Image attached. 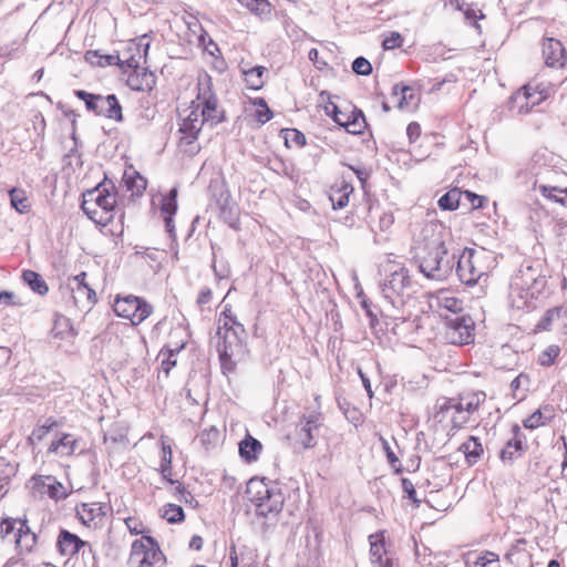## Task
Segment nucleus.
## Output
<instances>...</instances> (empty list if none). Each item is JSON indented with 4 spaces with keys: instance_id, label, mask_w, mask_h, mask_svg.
I'll return each instance as SVG.
<instances>
[{
    "instance_id": "obj_1",
    "label": "nucleus",
    "mask_w": 567,
    "mask_h": 567,
    "mask_svg": "<svg viewBox=\"0 0 567 567\" xmlns=\"http://www.w3.org/2000/svg\"><path fill=\"white\" fill-rule=\"evenodd\" d=\"M450 237L444 225L436 221L425 223L415 235L413 258L427 279L445 281L452 275L455 256L449 255L446 243Z\"/></svg>"
},
{
    "instance_id": "obj_2",
    "label": "nucleus",
    "mask_w": 567,
    "mask_h": 567,
    "mask_svg": "<svg viewBox=\"0 0 567 567\" xmlns=\"http://www.w3.org/2000/svg\"><path fill=\"white\" fill-rule=\"evenodd\" d=\"M384 303L379 309V315L384 319L386 328L394 334H399L401 323L410 318L404 306L417 291V285L413 281L410 270L399 267L380 284Z\"/></svg>"
},
{
    "instance_id": "obj_3",
    "label": "nucleus",
    "mask_w": 567,
    "mask_h": 567,
    "mask_svg": "<svg viewBox=\"0 0 567 567\" xmlns=\"http://www.w3.org/2000/svg\"><path fill=\"white\" fill-rule=\"evenodd\" d=\"M218 334L223 341L218 343L217 351L219 354L223 373H231L236 365L241 361L247 349L243 341L246 334L244 326L233 315L229 305H226L218 319Z\"/></svg>"
},
{
    "instance_id": "obj_4",
    "label": "nucleus",
    "mask_w": 567,
    "mask_h": 567,
    "mask_svg": "<svg viewBox=\"0 0 567 567\" xmlns=\"http://www.w3.org/2000/svg\"><path fill=\"white\" fill-rule=\"evenodd\" d=\"M81 208L95 224L106 226L114 218L116 205L115 186L111 181H104L92 189L83 193Z\"/></svg>"
},
{
    "instance_id": "obj_5",
    "label": "nucleus",
    "mask_w": 567,
    "mask_h": 567,
    "mask_svg": "<svg viewBox=\"0 0 567 567\" xmlns=\"http://www.w3.org/2000/svg\"><path fill=\"white\" fill-rule=\"evenodd\" d=\"M246 494L255 505L256 515L276 522L282 511L285 497L281 488L265 478H251L247 483Z\"/></svg>"
},
{
    "instance_id": "obj_6",
    "label": "nucleus",
    "mask_w": 567,
    "mask_h": 567,
    "mask_svg": "<svg viewBox=\"0 0 567 567\" xmlns=\"http://www.w3.org/2000/svg\"><path fill=\"white\" fill-rule=\"evenodd\" d=\"M489 258L491 256L485 249L465 248L456 265L455 271L458 280L470 287L478 284L489 271L487 264Z\"/></svg>"
},
{
    "instance_id": "obj_7",
    "label": "nucleus",
    "mask_w": 567,
    "mask_h": 567,
    "mask_svg": "<svg viewBox=\"0 0 567 567\" xmlns=\"http://www.w3.org/2000/svg\"><path fill=\"white\" fill-rule=\"evenodd\" d=\"M0 534L2 539H8L14 544L20 555L32 553L39 540V535L31 529L25 516L2 518Z\"/></svg>"
},
{
    "instance_id": "obj_8",
    "label": "nucleus",
    "mask_w": 567,
    "mask_h": 567,
    "mask_svg": "<svg viewBox=\"0 0 567 567\" xmlns=\"http://www.w3.org/2000/svg\"><path fill=\"white\" fill-rule=\"evenodd\" d=\"M74 95L82 100L89 112L96 116H104L115 122L123 121L122 106L115 94L103 96L89 93L84 90H75Z\"/></svg>"
},
{
    "instance_id": "obj_9",
    "label": "nucleus",
    "mask_w": 567,
    "mask_h": 567,
    "mask_svg": "<svg viewBox=\"0 0 567 567\" xmlns=\"http://www.w3.org/2000/svg\"><path fill=\"white\" fill-rule=\"evenodd\" d=\"M166 558L162 553L158 543L152 536L143 535L135 539L131 546L127 559L128 567H154L157 563H165Z\"/></svg>"
},
{
    "instance_id": "obj_10",
    "label": "nucleus",
    "mask_w": 567,
    "mask_h": 567,
    "mask_svg": "<svg viewBox=\"0 0 567 567\" xmlns=\"http://www.w3.org/2000/svg\"><path fill=\"white\" fill-rule=\"evenodd\" d=\"M113 309L118 317L128 319L134 326L142 323L153 312L152 305L143 298L132 295L126 297L117 296Z\"/></svg>"
},
{
    "instance_id": "obj_11",
    "label": "nucleus",
    "mask_w": 567,
    "mask_h": 567,
    "mask_svg": "<svg viewBox=\"0 0 567 567\" xmlns=\"http://www.w3.org/2000/svg\"><path fill=\"white\" fill-rule=\"evenodd\" d=\"M474 320L468 315L446 317L444 337L452 344H468L474 341Z\"/></svg>"
},
{
    "instance_id": "obj_12",
    "label": "nucleus",
    "mask_w": 567,
    "mask_h": 567,
    "mask_svg": "<svg viewBox=\"0 0 567 567\" xmlns=\"http://www.w3.org/2000/svg\"><path fill=\"white\" fill-rule=\"evenodd\" d=\"M321 425L322 415L319 411L312 410L302 414L297 425V440L303 449H311L316 445V439Z\"/></svg>"
},
{
    "instance_id": "obj_13",
    "label": "nucleus",
    "mask_w": 567,
    "mask_h": 567,
    "mask_svg": "<svg viewBox=\"0 0 567 567\" xmlns=\"http://www.w3.org/2000/svg\"><path fill=\"white\" fill-rule=\"evenodd\" d=\"M435 417L439 419L440 422L450 411H453L451 415L453 429H462L470 421L471 414L458 406L456 399H442V401H437Z\"/></svg>"
},
{
    "instance_id": "obj_14",
    "label": "nucleus",
    "mask_w": 567,
    "mask_h": 567,
    "mask_svg": "<svg viewBox=\"0 0 567 567\" xmlns=\"http://www.w3.org/2000/svg\"><path fill=\"white\" fill-rule=\"evenodd\" d=\"M204 123L199 112V104L195 106L193 103L189 114L183 120L179 126V133L182 134L181 142L192 144L196 141Z\"/></svg>"
},
{
    "instance_id": "obj_15",
    "label": "nucleus",
    "mask_w": 567,
    "mask_h": 567,
    "mask_svg": "<svg viewBox=\"0 0 567 567\" xmlns=\"http://www.w3.org/2000/svg\"><path fill=\"white\" fill-rule=\"evenodd\" d=\"M197 99L203 100L199 112L205 123L209 122L210 125H216L223 121L224 112L218 110V100L210 91L209 83L207 84V89L198 94Z\"/></svg>"
},
{
    "instance_id": "obj_16",
    "label": "nucleus",
    "mask_w": 567,
    "mask_h": 567,
    "mask_svg": "<svg viewBox=\"0 0 567 567\" xmlns=\"http://www.w3.org/2000/svg\"><path fill=\"white\" fill-rule=\"evenodd\" d=\"M512 433L513 436L506 442L499 454L503 462H514L523 455L526 449V436L517 424L513 425Z\"/></svg>"
},
{
    "instance_id": "obj_17",
    "label": "nucleus",
    "mask_w": 567,
    "mask_h": 567,
    "mask_svg": "<svg viewBox=\"0 0 567 567\" xmlns=\"http://www.w3.org/2000/svg\"><path fill=\"white\" fill-rule=\"evenodd\" d=\"M109 506L102 503H82L76 507V515L85 526H99L106 516Z\"/></svg>"
},
{
    "instance_id": "obj_18",
    "label": "nucleus",
    "mask_w": 567,
    "mask_h": 567,
    "mask_svg": "<svg viewBox=\"0 0 567 567\" xmlns=\"http://www.w3.org/2000/svg\"><path fill=\"white\" fill-rule=\"evenodd\" d=\"M543 56L549 68H563L566 64V51L563 43L547 38L543 43Z\"/></svg>"
},
{
    "instance_id": "obj_19",
    "label": "nucleus",
    "mask_w": 567,
    "mask_h": 567,
    "mask_svg": "<svg viewBox=\"0 0 567 567\" xmlns=\"http://www.w3.org/2000/svg\"><path fill=\"white\" fill-rule=\"evenodd\" d=\"M56 547L61 555L70 557L78 554L83 547H89L92 553V546L87 542L82 540L78 535L66 529H61L56 539Z\"/></svg>"
},
{
    "instance_id": "obj_20",
    "label": "nucleus",
    "mask_w": 567,
    "mask_h": 567,
    "mask_svg": "<svg viewBox=\"0 0 567 567\" xmlns=\"http://www.w3.org/2000/svg\"><path fill=\"white\" fill-rule=\"evenodd\" d=\"M436 307L440 317L446 323V317L463 315V301L456 297L439 296L436 298Z\"/></svg>"
},
{
    "instance_id": "obj_21",
    "label": "nucleus",
    "mask_w": 567,
    "mask_h": 567,
    "mask_svg": "<svg viewBox=\"0 0 567 567\" xmlns=\"http://www.w3.org/2000/svg\"><path fill=\"white\" fill-rule=\"evenodd\" d=\"M533 89V84L528 83L513 93L508 99L507 106L511 112L516 114H527L532 111L528 104V90Z\"/></svg>"
},
{
    "instance_id": "obj_22",
    "label": "nucleus",
    "mask_w": 567,
    "mask_h": 567,
    "mask_svg": "<svg viewBox=\"0 0 567 567\" xmlns=\"http://www.w3.org/2000/svg\"><path fill=\"white\" fill-rule=\"evenodd\" d=\"M498 560V555L488 550L480 554L468 553L464 556L466 567H497Z\"/></svg>"
},
{
    "instance_id": "obj_23",
    "label": "nucleus",
    "mask_w": 567,
    "mask_h": 567,
    "mask_svg": "<svg viewBox=\"0 0 567 567\" xmlns=\"http://www.w3.org/2000/svg\"><path fill=\"white\" fill-rule=\"evenodd\" d=\"M520 279L523 285L530 291V296L539 293L546 285V278L539 275L536 276V270L532 266L520 269Z\"/></svg>"
},
{
    "instance_id": "obj_24",
    "label": "nucleus",
    "mask_w": 567,
    "mask_h": 567,
    "mask_svg": "<svg viewBox=\"0 0 567 567\" xmlns=\"http://www.w3.org/2000/svg\"><path fill=\"white\" fill-rule=\"evenodd\" d=\"M127 85L134 91H151L155 85V78L146 70L133 71L127 78Z\"/></svg>"
},
{
    "instance_id": "obj_25",
    "label": "nucleus",
    "mask_w": 567,
    "mask_h": 567,
    "mask_svg": "<svg viewBox=\"0 0 567 567\" xmlns=\"http://www.w3.org/2000/svg\"><path fill=\"white\" fill-rule=\"evenodd\" d=\"M567 317V308L563 306L554 307L545 311L542 319L537 322L536 329L539 331H549L553 326Z\"/></svg>"
},
{
    "instance_id": "obj_26",
    "label": "nucleus",
    "mask_w": 567,
    "mask_h": 567,
    "mask_svg": "<svg viewBox=\"0 0 567 567\" xmlns=\"http://www.w3.org/2000/svg\"><path fill=\"white\" fill-rule=\"evenodd\" d=\"M261 450V443L249 434L239 443V455L248 463L256 461Z\"/></svg>"
},
{
    "instance_id": "obj_27",
    "label": "nucleus",
    "mask_w": 567,
    "mask_h": 567,
    "mask_svg": "<svg viewBox=\"0 0 567 567\" xmlns=\"http://www.w3.org/2000/svg\"><path fill=\"white\" fill-rule=\"evenodd\" d=\"M353 193V186L346 181H341L337 188H332L330 200L334 209H342L349 204V197Z\"/></svg>"
},
{
    "instance_id": "obj_28",
    "label": "nucleus",
    "mask_w": 567,
    "mask_h": 567,
    "mask_svg": "<svg viewBox=\"0 0 567 567\" xmlns=\"http://www.w3.org/2000/svg\"><path fill=\"white\" fill-rule=\"evenodd\" d=\"M460 450L464 453L465 458L470 465L476 464L483 454V445L478 437L470 436Z\"/></svg>"
},
{
    "instance_id": "obj_29",
    "label": "nucleus",
    "mask_w": 567,
    "mask_h": 567,
    "mask_svg": "<svg viewBox=\"0 0 567 567\" xmlns=\"http://www.w3.org/2000/svg\"><path fill=\"white\" fill-rule=\"evenodd\" d=\"M85 60L92 65L106 66L121 64L122 56L120 53L102 54L100 50H94L85 53Z\"/></svg>"
},
{
    "instance_id": "obj_30",
    "label": "nucleus",
    "mask_w": 567,
    "mask_h": 567,
    "mask_svg": "<svg viewBox=\"0 0 567 567\" xmlns=\"http://www.w3.org/2000/svg\"><path fill=\"white\" fill-rule=\"evenodd\" d=\"M486 400V394L483 391L473 392L470 394L461 395L456 402L461 409L472 414L483 404Z\"/></svg>"
},
{
    "instance_id": "obj_31",
    "label": "nucleus",
    "mask_w": 567,
    "mask_h": 567,
    "mask_svg": "<svg viewBox=\"0 0 567 567\" xmlns=\"http://www.w3.org/2000/svg\"><path fill=\"white\" fill-rule=\"evenodd\" d=\"M346 131L351 134H362L365 126V117L361 110L354 109L350 116H346Z\"/></svg>"
},
{
    "instance_id": "obj_32",
    "label": "nucleus",
    "mask_w": 567,
    "mask_h": 567,
    "mask_svg": "<svg viewBox=\"0 0 567 567\" xmlns=\"http://www.w3.org/2000/svg\"><path fill=\"white\" fill-rule=\"evenodd\" d=\"M267 73V69L265 66H254L249 70L244 71L245 81L247 86L251 90H260L264 84V74Z\"/></svg>"
},
{
    "instance_id": "obj_33",
    "label": "nucleus",
    "mask_w": 567,
    "mask_h": 567,
    "mask_svg": "<svg viewBox=\"0 0 567 567\" xmlns=\"http://www.w3.org/2000/svg\"><path fill=\"white\" fill-rule=\"evenodd\" d=\"M22 279L34 292L41 296L45 295L49 290L43 278L33 270H24L22 272Z\"/></svg>"
},
{
    "instance_id": "obj_34",
    "label": "nucleus",
    "mask_w": 567,
    "mask_h": 567,
    "mask_svg": "<svg viewBox=\"0 0 567 567\" xmlns=\"http://www.w3.org/2000/svg\"><path fill=\"white\" fill-rule=\"evenodd\" d=\"M11 206L20 214H25L30 210V203L25 192L20 188H12L9 192Z\"/></svg>"
},
{
    "instance_id": "obj_35",
    "label": "nucleus",
    "mask_w": 567,
    "mask_h": 567,
    "mask_svg": "<svg viewBox=\"0 0 567 567\" xmlns=\"http://www.w3.org/2000/svg\"><path fill=\"white\" fill-rule=\"evenodd\" d=\"M177 187H173L167 195L161 199V213L163 216H174L177 212Z\"/></svg>"
},
{
    "instance_id": "obj_36",
    "label": "nucleus",
    "mask_w": 567,
    "mask_h": 567,
    "mask_svg": "<svg viewBox=\"0 0 567 567\" xmlns=\"http://www.w3.org/2000/svg\"><path fill=\"white\" fill-rule=\"evenodd\" d=\"M462 195L463 193L457 188L446 192L439 199V207L443 210H455L460 205Z\"/></svg>"
},
{
    "instance_id": "obj_37",
    "label": "nucleus",
    "mask_w": 567,
    "mask_h": 567,
    "mask_svg": "<svg viewBox=\"0 0 567 567\" xmlns=\"http://www.w3.org/2000/svg\"><path fill=\"white\" fill-rule=\"evenodd\" d=\"M539 192L547 198L559 203L561 205L567 204V188H559L549 185H539Z\"/></svg>"
},
{
    "instance_id": "obj_38",
    "label": "nucleus",
    "mask_w": 567,
    "mask_h": 567,
    "mask_svg": "<svg viewBox=\"0 0 567 567\" xmlns=\"http://www.w3.org/2000/svg\"><path fill=\"white\" fill-rule=\"evenodd\" d=\"M257 16H268L271 12V4L268 0H238Z\"/></svg>"
},
{
    "instance_id": "obj_39",
    "label": "nucleus",
    "mask_w": 567,
    "mask_h": 567,
    "mask_svg": "<svg viewBox=\"0 0 567 567\" xmlns=\"http://www.w3.org/2000/svg\"><path fill=\"white\" fill-rule=\"evenodd\" d=\"M379 537H382V534H374L369 536L370 555L373 564L382 563L383 560L382 556L384 553V544L382 539H379Z\"/></svg>"
},
{
    "instance_id": "obj_40",
    "label": "nucleus",
    "mask_w": 567,
    "mask_h": 567,
    "mask_svg": "<svg viewBox=\"0 0 567 567\" xmlns=\"http://www.w3.org/2000/svg\"><path fill=\"white\" fill-rule=\"evenodd\" d=\"M162 462H161V473L165 480L169 483H174L169 476L172 475V447L169 444L163 442L162 444Z\"/></svg>"
},
{
    "instance_id": "obj_41",
    "label": "nucleus",
    "mask_w": 567,
    "mask_h": 567,
    "mask_svg": "<svg viewBox=\"0 0 567 567\" xmlns=\"http://www.w3.org/2000/svg\"><path fill=\"white\" fill-rule=\"evenodd\" d=\"M75 445V441L71 435L64 434L58 441H53L50 445V451L52 452H61L62 454H70L73 451Z\"/></svg>"
},
{
    "instance_id": "obj_42",
    "label": "nucleus",
    "mask_w": 567,
    "mask_h": 567,
    "mask_svg": "<svg viewBox=\"0 0 567 567\" xmlns=\"http://www.w3.org/2000/svg\"><path fill=\"white\" fill-rule=\"evenodd\" d=\"M559 353L560 348L556 344H550L538 355V363L543 367H549L554 363Z\"/></svg>"
},
{
    "instance_id": "obj_43",
    "label": "nucleus",
    "mask_w": 567,
    "mask_h": 567,
    "mask_svg": "<svg viewBox=\"0 0 567 567\" xmlns=\"http://www.w3.org/2000/svg\"><path fill=\"white\" fill-rule=\"evenodd\" d=\"M184 511L179 505L168 504L167 506H165L163 518H165L168 523H179L184 519Z\"/></svg>"
},
{
    "instance_id": "obj_44",
    "label": "nucleus",
    "mask_w": 567,
    "mask_h": 567,
    "mask_svg": "<svg viewBox=\"0 0 567 567\" xmlns=\"http://www.w3.org/2000/svg\"><path fill=\"white\" fill-rule=\"evenodd\" d=\"M254 104L258 107L256 112V117L260 124H265L271 120L274 113L262 97L256 99L254 101Z\"/></svg>"
},
{
    "instance_id": "obj_45",
    "label": "nucleus",
    "mask_w": 567,
    "mask_h": 567,
    "mask_svg": "<svg viewBox=\"0 0 567 567\" xmlns=\"http://www.w3.org/2000/svg\"><path fill=\"white\" fill-rule=\"evenodd\" d=\"M131 51H137L138 56H136L134 53H131L130 55H126L125 53H123L121 64H118V65L120 66L126 65V66L133 69L134 71H138L137 69L140 66V62H141V58H142V55L140 54V45L131 44L128 47V52H131Z\"/></svg>"
},
{
    "instance_id": "obj_46",
    "label": "nucleus",
    "mask_w": 567,
    "mask_h": 567,
    "mask_svg": "<svg viewBox=\"0 0 567 567\" xmlns=\"http://www.w3.org/2000/svg\"><path fill=\"white\" fill-rule=\"evenodd\" d=\"M56 425V421L48 419L44 424L38 425L29 436L31 443L40 442Z\"/></svg>"
},
{
    "instance_id": "obj_47",
    "label": "nucleus",
    "mask_w": 567,
    "mask_h": 567,
    "mask_svg": "<svg viewBox=\"0 0 567 567\" xmlns=\"http://www.w3.org/2000/svg\"><path fill=\"white\" fill-rule=\"evenodd\" d=\"M352 71L358 75H370L372 73V65L365 58L358 56L352 62Z\"/></svg>"
},
{
    "instance_id": "obj_48",
    "label": "nucleus",
    "mask_w": 567,
    "mask_h": 567,
    "mask_svg": "<svg viewBox=\"0 0 567 567\" xmlns=\"http://www.w3.org/2000/svg\"><path fill=\"white\" fill-rule=\"evenodd\" d=\"M547 423L548 416H542V413L537 410L532 415L524 420L523 425L526 429L534 430Z\"/></svg>"
},
{
    "instance_id": "obj_49",
    "label": "nucleus",
    "mask_w": 567,
    "mask_h": 567,
    "mask_svg": "<svg viewBox=\"0 0 567 567\" xmlns=\"http://www.w3.org/2000/svg\"><path fill=\"white\" fill-rule=\"evenodd\" d=\"M158 357H163L162 361V371L166 374V377L169 374V371L176 365V354L171 353L169 351L162 349L159 351Z\"/></svg>"
},
{
    "instance_id": "obj_50",
    "label": "nucleus",
    "mask_w": 567,
    "mask_h": 567,
    "mask_svg": "<svg viewBox=\"0 0 567 567\" xmlns=\"http://www.w3.org/2000/svg\"><path fill=\"white\" fill-rule=\"evenodd\" d=\"M85 277H86L85 272H81L78 276H75L74 280L78 282V292L86 293L89 300L95 301L96 300L95 291L93 289H91L84 282Z\"/></svg>"
},
{
    "instance_id": "obj_51",
    "label": "nucleus",
    "mask_w": 567,
    "mask_h": 567,
    "mask_svg": "<svg viewBox=\"0 0 567 567\" xmlns=\"http://www.w3.org/2000/svg\"><path fill=\"white\" fill-rule=\"evenodd\" d=\"M285 138L286 144H288L289 141H292L298 146H303L306 144L305 134L296 128L287 130Z\"/></svg>"
},
{
    "instance_id": "obj_52",
    "label": "nucleus",
    "mask_w": 567,
    "mask_h": 567,
    "mask_svg": "<svg viewBox=\"0 0 567 567\" xmlns=\"http://www.w3.org/2000/svg\"><path fill=\"white\" fill-rule=\"evenodd\" d=\"M401 44H402V37L399 32H392L382 42V47L384 48V50H393L395 48L401 47Z\"/></svg>"
},
{
    "instance_id": "obj_53",
    "label": "nucleus",
    "mask_w": 567,
    "mask_h": 567,
    "mask_svg": "<svg viewBox=\"0 0 567 567\" xmlns=\"http://www.w3.org/2000/svg\"><path fill=\"white\" fill-rule=\"evenodd\" d=\"M48 495L53 499H61L66 497L63 485L55 481L48 485Z\"/></svg>"
},
{
    "instance_id": "obj_54",
    "label": "nucleus",
    "mask_w": 567,
    "mask_h": 567,
    "mask_svg": "<svg viewBox=\"0 0 567 567\" xmlns=\"http://www.w3.org/2000/svg\"><path fill=\"white\" fill-rule=\"evenodd\" d=\"M533 90L532 92H536V94H538L540 97H543V100H546L550 93H551V84L550 83H544V82H540V83H533Z\"/></svg>"
},
{
    "instance_id": "obj_55",
    "label": "nucleus",
    "mask_w": 567,
    "mask_h": 567,
    "mask_svg": "<svg viewBox=\"0 0 567 567\" xmlns=\"http://www.w3.org/2000/svg\"><path fill=\"white\" fill-rule=\"evenodd\" d=\"M401 483H402V488H403L404 493L408 495V497L419 506L420 501L416 498V492L414 488V484L409 478H402Z\"/></svg>"
},
{
    "instance_id": "obj_56",
    "label": "nucleus",
    "mask_w": 567,
    "mask_h": 567,
    "mask_svg": "<svg viewBox=\"0 0 567 567\" xmlns=\"http://www.w3.org/2000/svg\"><path fill=\"white\" fill-rule=\"evenodd\" d=\"M406 134L410 142L416 141L421 135V126L416 122H411L406 127Z\"/></svg>"
},
{
    "instance_id": "obj_57",
    "label": "nucleus",
    "mask_w": 567,
    "mask_h": 567,
    "mask_svg": "<svg viewBox=\"0 0 567 567\" xmlns=\"http://www.w3.org/2000/svg\"><path fill=\"white\" fill-rule=\"evenodd\" d=\"M64 328L71 329L69 319L65 317H60L55 320V324L53 328V331H55V336H63L64 334Z\"/></svg>"
},
{
    "instance_id": "obj_58",
    "label": "nucleus",
    "mask_w": 567,
    "mask_h": 567,
    "mask_svg": "<svg viewBox=\"0 0 567 567\" xmlns=\"http://www.w3.org/2000/svg\"><path fill=\"white\" fill-rule=\"evenodd\" d=\"M402 93H404V94L409 93V97H414L413 89L408 85L395 84L392 87V96L393 97H396L399 100V97H401Z\"/></svg>"
},
{
    "instance_id": "obj_59",
    "label": "nucleus",
    "mask_w": 567,
    "mask_h": 567,
    "mask_svg": "<svg viewBox=\"0 0 567 567\" xmlns=\"http://www.w3.org/2000/svg\"><path fill=\"white\" fill-rule=\"evenodd\" d=\"M147 186V181L141 176L140 174L136 175L135 178L132 181V185L130 187L135 188L136 194H142Z\"/></svg>"
},
{
    "instance_id": "obj_60",
    "label": "nucleus",
    "mask_w": 567,
    "mask_h": 567,
    "mask_svg": "<svg viewBox=\"0 0 567 567\" xmlns=\"http://www.w3.org/2000/svg\"><path fill=\"white\" fill-rule=\"evenodd\" d=\"M125 525L133 535H140L144 533V530L140 528L141 523L136 518L127 517L125 519Z\"/></svg>"
},
{
    "instance_id": "obj_61",
    "label": "nucleus",
    "mask_w": 567,
    "mask_h": 567,
    "mask_svg": "<svg viewBox=\"0 0 567 567\" xmlns=\"http://www.w3.org/2000/svg\"><path fill=\"white\" fill-rule=\"evenodd\" d=\"M212 289L208 288V287H205L203 288L199 293H198V297H197V305L199 306H204V305H207L210 300H212Z\"/></svg>"
},
{
    "instance_id": "obj_62",
    "label": "nucleus",
    "mask_w": 567,
    "mask_h": 567,
    "mask_svg": "<svg viewBox=\"0 0 567 567\" xmlns=\"http://www.w3.org/2000/svg\"><path fill=\"white\" fill-rule=\"evenodd\" d=\"M383 450L385 452L388 462L391 464V466H395V464L399 463V458L385 440H383Z\"/></svg>"
},
{
    "instance_id": "obj_63",
    "label": "nucleus",
    "mask_w": 567,
    "mask_h": 567,
    "mask_svg": "<svg viewBox=\"0 0 567 567\" xmlns=\"http://www.w3.org/2000/svg\"><path fill=\"white\" fill-rule=\"evenodd\" d=\"M464 195L471 200V204L474 208H481L483 206V202L485 200L484 197L468 190L464 192Z\"/></svg>"
},
{
    "instance_id": "obj_64",
    "label": "nucleus",
    "mask_w": 567,
    "mask_h": 567,
    "mask_svg": "<svg viewBox=\"0 0 567 567\" xmlns=\"http://www.w3.org/2000/svg\"><path fill=\"white\" fill-rule=\"evenodd\" d=\"M185 344L186 343L184 341L169 342L163 349L177 355L185 348Z\"/></svg>"
}]
</instances>
